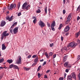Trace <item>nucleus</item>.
I'll use <instances>...</instances> for the list:
<instances>
[{"mask_svg":"<svg viewBox=\"0 0 80 80\" xmlns=\"http://www.w3.org/2000/svg\"><path fill=\"white\" fill-rule=\"evenodd\" d=\"M14 65L13 64H11L9 66V68H13V67H14Z\"/></svg>","mask_w":80,"mask_h":80,"instance_id":"nucleus-28","label":"nucleus"},{"mask_svg":"<svg viewBox=\"0 0 80 80\" xmlns=\"http://www.w3.org/2000/svg\"><path fill=\"white\" fill-rule=\"evenodd\" d=\"M44 78H48V77H47V75H44Z\"/></svg>","mask_w":80,"mask_h":80,"instance_id":"nucleus-53","label":"nucleus"},{"mask_svg":"<svg viewBox=\"0 0 80 80\" xmlns=\"http://www.w3.org/2000/svg\"><path fill=\"white\" fill-rule=\"evenodd\" d=\"M14 68H15V69H18V66L17 65H14Z\"/></svg>","mask_w":80,"mask_h":80,"instance_id":"nucleus-23","label":"nucleus"},{"mask_svg":"<svg viewBox=\"0 0 80 80\" xmlns=\"http://www.w3.org/2000/svg\"><path fill=\"white\" fill-rule=\"evenodd\" d=\"M70 21V20L69 19L66 21V24H68V22H69Z\"/></svg>","mask_w":80,"mask_h":80,"instance_id":"nucleus-32","label":"nucleus"},{"mask_svg":"<svg viewBox=\"0 0 80 80\" xmlns=\"http://www.w3.org/2000/svg\"><path fill=\"white\" fill-rule=\"evenodd\" d=\"M38 78H40L41 77V76H42V75L40 74V73H38Z\"/></svg>","mask_w":80,"mask_h":80,"instance_id":"nucleus-30","label":"nucleus"},{"mask_svg":"<svg viewBox=\"0 0 80 80\" xmlns=\"http://www.w3.org/2000/svg\"><path fill=\"white\" fill-rule=\"evenodd\" d=\"M3 62H4V59H3V58L0 59V63Z\"/></svg>","mask_w":80,"mask_h":80,"instance_id":"nucleus-24","label":"nucleus"},{"mask_svg":"<svg viewBox=\"0 0 80 80\" xmlns=\"http://www.w3.org/2000/svg\"><path fill=\"white\" fill-rule=\"evenodd\" d=\"M66 75H67V74H66V73H64V77H66Z\"/></svg>","mask_w":80,"mask_h":80,"instance_id":"nucleus-63","label":"nucleus"},{"mask_svg":"<svg viewBox=\"0 0 80 80\" xmlns=\"http://www.w3.org/2000/svg\"><path fill=\"white\" fill-rule=\"evenodd\" d=\"M66 0H63V2L64 3V4H65V1Z\"/></svg>","mask_w":80,"mask_h":80,"instance_id":"nucleus-58","label":"nucleus"},{"mask_svg":"<svg viewBox=\"0 0 80 80\" xmlns=\"http://www.w3.org/2000/svg\"><path fill=\"white\" fill-rule=\"evenodd\" d=\"M38 58H37L34 59V62L35 63H37V62H38Z\"/></svg>","mask_w":80,"mask_h":80,"instance_id":"nucleus-22","label":"nucleus"},{"mask_svg":"<svg viewBox=\"0 0 80 80\" xmlns=\"http://www.w3.org/2000/svg\"><path fill=\"white\" fill-rule=\"evenodd\" d=\"M15 7H16V4H12L10 6V8H9L8 9L9 10H12L13 8H15Z\"/></svg>","mask_w":80,"mask_h":80,"instance_id":"nucleus-2","label":"nucleus"},{"mask_svg":"<svg viewBox=\"0 0 80 80\" xmlns=\"http://www.w3.org/2000/svg\"><path fill=\"white\" fill-rule=\"evenodd\" d=\"M55 21H54L52 23L51 25L52 29L53 31H55V28H54V27H55Z\"/></svg>","mask_w":80,"mask_h":80,"instance_id":"nucleus-4","label":"nucleus"},{"mask_svg":"<svg viewBox=\"0 0 80 80\" xmlns=\"http://www.w3.org/2000/svg\"><path fill=\"white\" fill-rule=\"evenodd\" d=\"M63 50H67V48L66 47H64L63 48Z\"/></svg>","mask_w":80,"mask_h":80,"instance_id":"nucleus-42","label":"nucleus"},{"mask_svg":"<svg viewBox=\"0 0 80 80\" xmlns=\"http://www.w3.org/2000/svg\"><path fill=\"white\" fill-rule=\"evenodd\" d=\"M68 67H69V68H71V67H72V65H71L70 64H69L68 65Z\"/></svg>","mask_w":80,"mask_h":80,"instance_id":"nucleus-51","label":"nucleus"},{"mask_svg":"<svg viewBox=\"0 0 80 80\" xmlns=\"http://www.w3.org/2000/svg\"><path fill=\"white\" fill-rule=\"evenodd\" d=\"M59 80H63V78H59Z\"/></svg>","mask_w":80,"mask_h":80,"instance_id":"nucleus-54","label":"nucleus"},{"mask_svg":"<svg viewBox=\"0 0 80 80\" xmlns=\"http://www.w3.org/2000/svg\"><path fill=\"white\" fill-rule=\"evenodd\" d=\"M78 77L79 78V80H80V73H79L78 75Z\"/></svg>","mask_w":80,"mask_h":80,"instance_id":"nucleus-47","label":"nucleus"},{"mask_svg":"<svg viewBox=\"0 0 80 80\" xmlns=\"http://www.w3.org/2000/svg\"><path fill=\"white\" fill-rule=\"evenodd\" d=\"M69 30V26H67L64 29V31L65 32H67Z\"/></svg>","mask_w":80,"mask_h":80,"instance_id":"nucleus-10","label":"nucleus"},{"mask_svg":"<svg viewBox=\"0 0 80 80\" xmlns=\"http://www.w3.org/2000/svg\"><path fill=\"white\" fill-rule=\"evenodd\" d=\"M5 24H6V22L4 21H2L1 22V27H3Z\"/></svg>","mask_w":80,"mask_h":80,"instance_id":"nucleus-12","label":"nucleus"},{"mask_svg":"<svg viewBox=\"0 0 80 80\" xmlns=\"http://www.w3.org/2000/svg\"><path fill=\"white\" fill-rule=\"evenodd\" d=\"M48 27H50V24L49 23H48Z\"/></svg>","mask_w":80,"mask_h":80,"instance_id":"nucleus-57","label":"nucleus"},{"mask_svg":"<svg viewBox=\"0 0 80 80\" xmlns=\"http://www.w3.org/2000/svg\"><path fill=\"white\" fill-rule=\"evenodd\" d=\"M56 57V54H54L52 57V58H55Z\"/></svg>","mask_w":80,"mask_h":80,"instance_id":"nucleus-41","label":"nucleus"},{"mask_svg":"<svg viewBox=\"0 0 80 80\" xmlns=\"http://www.w3.org/2000/svg\"><path fill=\"white\" fill-rule=\"evenodd\" d=\"M40 10L39 9H38V10L36 12V13H40Z\"/></svg>","mask_w":80,"mask_h":80,"instance_id":"nucleus-36","label":"nucleus"},{"mask_svg":"<svg viewBox=\"0 0 80 80\" xmlns=\"http://www.w3.org/2000/svg\"><path fill=\"white\" fill-rule=\"evenodd\" d=\"M43 60H44L43 59H42L40 60V62H43Z\"/></svg>","mask_w":80,"mask_h":80,"instance_id":"nucleus-61","label":"nucleus"},{"mask_svg":"<svg viewBox=\"0 0 80 80\" xmlns=\"http://www.w3.org/2000/svg\"><path fill=\"white\" fill-rule=\"evenodd\" d=\"M0 69H3V67H0Z\"/></svg>","mask_w":80,"mask_h":80,"instance_id":"nucleus-64","label":"nucleus"},{"mask_svg":"<svg viewBox=\"0 0 80 80\" xmlns=\"http://www.w3.org/2000/svg\"><path fill=\"white\" fill-rule=\"evenodd\" d=\"M49 56L50 57H51V56H52V55H53V53H52V52H51L49 53Z\"/></svg>","mask_w":80,"mask_h":80,"instance_id":"nucleus-33","label":"nucleus"},{"mask_svg":"<svg viewBox=\"0 0 80 80\" xmlns=\"http://www.w3.org/2000/svg\"><path fill=\"white\" fill-rule=\"evenodd\" d=\"M66 72H67V73H68V69H66L65 70Z\"/></svg>","mask_w":80,"mask_h":80,"instance_id":"nucleus-50","label":"nucleus"},{"mask_svg":"<svg viewBox=\"0 0 80 80\" xmlns=\"http://www.w3.org/2000/svg\"><path fill=\"white\" fill-rule=\"evenodd\" d=\"M72 76L70 75L68 77L67 79L68 80H72Z\"/></svg>","mask_w":80,"mask_h":80,"instance_id":"nucleus-18","label":"nucleus"},{"mask_svg":"<svg viewBox=\"0 0 80 80\" xmlns=\"http://www.w3.org/2000/svg\"><path fill=\"white\" fill-rule=\"evenodd\" d=\"M53 43H52V44H50V47H53Z\"/></svg>","mask_w":80,"mask_h":80,"instance_id":"nucleus-38","label":"nucleus"},{"mask_svg":"<svg viewBox=\"0 0 80 80\" xmlns=\"http://www.w3.org/2000/svg\"><path fill=\"white\" fill-rule=\"evenodd\" d=\"M77 45V43H75L74 42H70L68 45V48L71 47V48H75V47Z\"/></svg>","mask_w":80,"mask_h":80,"instance_id":"nucleus-1","label":"nucleus"},{"mask_svg":"<svg viewBox=\"0 0 80 80\" xmlns=\"http://www.w3.org/2000/svg\"><path fill=\"white\" fill-rule=\"evenodd\" d=\"M18 27H16L13 30V32L14 33H15V34H16V33H17V32L18 31Z\"/></svg>","mask_w":80,"mask_h":80,"instance_id":"nucleus-9","label":"nucleus"},{"mask_svg":"<svg viewBox=\"0 0 80 80\" xmlns=\"http://www.w3.org/2000/svg\"><path fill=\"white\" fill-rule=\"evenodd\" d=\"M2 50H5L6 49V46L5 45V44H2Z\"/></svg>","mask_w":80,"mask_h":80,"instance_id":"nucleus-16","label":"nucleus"},{"mask_svg":"<svg viewBox=\"0 0 80 80\" xmlns=\"http://www.w3.org/2000/svg\"><path fill=\"white\" fill-rule=\"evenodd\" d=\"M2 68H3V69L5 68V69H7V68H8L5 67V65L4 66V67H2Z\"/></svg>","mask_w":80,"mask_h":80,"instance_id":"nucleus-46","label":"nucleus"},{"mask_svg":"<svg viewBox=\"0 0 80 80\" xmlns=\"http://www.w3.org/2000/svg\"><path fill=\"white\" fill-rule=\"evenodd\" d=\"M32 18L33 19H36V17H35V16H33V17H32Z\"/></svg>","mask_w":80,"mask_h":80,"instance_id":"nucleus-56","label":"nucleus"},{"mask_svg":"<svg viewBox=\"0 0 80 80\" xmlns=\"http://www.w3.org/2000/svg\"><path fill=\"white\" fill-rule=\"evenodd\" d=\"M6 20H9V22L12 21L13 19V16H11L10 18V16H8L6 17Z\"/></svg>","mask_w":80,"mask_h":80,"instance_id":"nucleus-7","label":"nucleus"},{"mask_svg":"<svg viewBox=\"0 0 80 80\" xmlns=\"http://www.w3.org/2000/svg\"><path fill=\"white\" fill-rule=\"evenodd\" d=\"M24 69V70H26V71H28L30 69V68H27V67H25L23 68Z\"/></svg>","mask_w":80,"mask_h":80,"instance_id":"nucleus-17","label":"nucleus"},{"mask_svg":"<svg viewBox=\"0 0 80 80\" xmlns=\"http://www.w3.org/2000/svg\"><path fill=\"white\" fill-rule=\"evenodd\" d=\"M61 39L62 41H63V37H61Z\"/></svg>","mask_w":80,"mask_h":80,"instance_id":"nucleus-52","label":"nucleus"},{"mask_svg":"<svg viewBox=\"0 0 80 80\" xmlns=\"http://www.w3.org/2000/svg\"><path fill=\"white\" fill-rule=\"evenodd\" d=\"M71 75L72 78H74V79H75V80L76 79V74L75 73V72H72L71 73Z\"/></svg>","mask_w":80,"mask_h":80,"instance_id":"nucleus-6","label":"nucleus"},{"mask_svg":"<svg viewBox=\"0 0 80 80\" xmlns=\"http://www.w3.org/2000/svg\"><path fill=\"white\" fill-rule=\"evenodd\" d=\"M66 36H67V35H68V33L67 32L66 33Z\"/></svg>","mask_w":80,"mask_h":80,"instance_id":"nucleus-60","label":"nucleus"},{"mask_svg":"<svg viewBox=\"0 0 80 80\" xmlns=\"http://www.w3.org/2000/svg\"><path fill=\"white\" fill-rule=\"evenodd\" d=\"M20 15H21V12H19L18 13V16H20Z\"/></svg>","mask_w":80,"mask_h":80,"instance_id":"nucleus-55","label":"nucleus"},{"mask_svg":"<svg viewBox=\"0 0 80 80\" xmlns=\"http://www.w3.org/2000/svg\"><path fill=\"white\" fill-rule=\"evenodd\" d=\"M42 67V66H39V67H38L37 70V71L38 72L40 70V68Z\"/></svg>","mask_w":80,"mask_h":80,"instance_id":"nucleus-29","label":"nucleus"},{"mask_svg":"<svg viewBox=\"0 0 80 80\" xmlns=\"http://www.w3.org/2000/svg\"><path fill=\"white\" fill-rule=\"evenodd\" d=\"M30 5H28L26 7L25 9H26V10H28L30 9Z\"/></svg>","mask_w":80,"mask_h":80,"instance_id":"nucleus-13","label":"nucleus"},{"mask_svg":"<svg viewBox=\"0 0 80 80\" xmlns=\"http://www.w3.org/2000/svg\"><path fill=\"white\" fill-rule=\"evenodd\" d=\"M77 11H80V6L77 9Z\"/></svg>","mask_w":80,"mask_h":80,"instance_id":"nucleus-37","label":"nucleus"},{"mask_svg":"<svg viewBox=\"0 0 80 80\" xmlns=\"http://www.w3.org/2000/svg\"><path fill=\"white\" fill-rule=\"evenodd\" d=\"M66 12V11H65V10H63V14H65V13Z\"/></svg>","mask_w":80,"mask_h":80,"instance_id":"nucleus-44","label":"nucleus"},{"mask_svg":"<svg viewBox=\"0 0 80 80\" xmlns=\"http://www.w3.org/2000/svg\"><path fill=\"white\" fill-rule=\"evenodd\" d=\"M18 9H19L20 7V2H18Z\"/></svg>","mask_w":80,"mask_h":80,"instance_id":"nucleus-27","label":"nucleus"},{"mask_svg":"<svg viewBox=\"0 0 80 80\" xmlns=\"http://www.w3.org/2000/svg\"><path fill=\"white\" fill-rule=\"evenodd\" d=\"M62 27H63V25L62 24H61L60 25L59 27L58 28V29H59V30H60V29L62 28Z\"/></svg>","mask_w":80,"mask_h":80,"instance_id":"nucleus-26","label":"nucleus"},{"mask_svg":"<svg viewBox=\"0 0 80 80\" xmlns=\"http://www.w3.org/2000/svg\"><path fill=\"white\" fill-rule=\"evenodd\" d=\"M77 19L78 20L80 19V17H79V16H78Z\"/></svg>","mask_w":80,"mask_h":80,"instance_id":"nucleus-59","label":"nucleus"},{"mask_svg":"<svg viewBox=\"0 0 80 80\" xmlns=\"http://www.w3.org/2000/svg\"><path fill=\"white\" fill-rule=\"evenodd\" d=\"M13 28H12V26H11V28H10V32L11 33H13Z\"/></svg>","mask_w":80,"mask_h":80,"instance_id":"nucleus-25","label":"nucleus"},{"mask_svg":"<svg viewBox=\"0 0 80 80\" xmlns=\"http://www.w3.org/2000/svg\"><path fill=\"white\" fill-rule=\"evenodd\" d=\"M7 62H8L9 63H12L13 62V60L12 59H8L7 60Z\"/></svg>","mask_w":80,"mask_h":80,"instance_id":"nucleus-15","label":"nucleus"},{"mask_svg":"<svg viewBox=\"0 0 80 80\" xmlns=\"http://www.w3.org/2000/svg\"><path fill=\"white\" fill-rule=\"evenodd\" d=\"M39 25L42 28L43 27H44L45 25V23H44L42 21H39Z\"/></svg>","mask_w":80,"mask_h":80,"instance_id":"nucleus-3","label":"nucleus"},{"mask_svg":"<svg viewBox=\"0 0 80 80\" xmlns=\"http://www.w3.org/2000/svg\"><path fill=\"white\" fill-rule=\"evenodd\" d=\"M44 11H45V13H46V14H47V8H45Z\"/></svg>","mask_w":80,"mask_h":80,"instance_id":"nucleus-31","label":"nucleus"},{"mask_svg":"<svg viewBox=\"0 0 80 80\" xmlns=\"http://www.w3.org/2000/svg\"><path fill=\"white\" fill-rule=\"evenodd\" d=\"M27 2L24 3L22 5V9L23 10L25 9V8H26V6H27Z\"/></svg>","mask_w":80,"mask_h":80,"instance_id":"nucleus-11","label":"nucleus"},{"mask_svg":"<svg viewBox=\"0 0 80 80\" xmlns=\"http://www.w3.org/2000/svg\"><path fill=\"white\" fill-rule=\"evenodd\" d=\"M68 63H69V62H66L64 63V66L66 67H67V65H68Z\"/></svg>","mask_w":80,"mask_h":80,"instance_id":"nucleus-19","label":"nucleus"},{"mask_svg":"<svg viewBox=\"0 0 80 80\" xmlns=\"http://www.w3.org/2000/svg\"><path fill=\"white\" fill-rule=\"evenodd\" d=\"M78 43H80V40H78Z\"/></svg>","mask_w":80,"mask_h":80,"instance_id":"nucleus-62","label":"nucleus"},{"mask_svg":"<svg viewBox=\"0 0 80 80\" xmlns=\"http://www.w3.org/2000/svg\"><path fill=\"white\" fill-rule=\"evenodd\" d=\"M22 63V58L20 57L16 61V63L18 64H20Z\"/></svg>","mask_w":80,"mask_h":80,"instance_id":"nucleus-5","label":"nucleus"},{"mask_svg":"<svg viewBox=\"0 0 80 80\" xmlns=\"http://www.w3.org/2000/svg\"><path fill=\"white\" fill-rule=\"evenodd\" d=\"M45 55L47 58H50V56H48V53H47V52H46L45 53Z\"/></svg>","mask_w":80,"mask_h":80,"instance_id":"nucleus-20","label":"nucleus"},{"mask_svg":"<svg viewBox=\"0 0 80 80\" xmlns=\"http://www.w3.org/2000/svg\"><path fill=\"white\" fill-rule=\"evenodd\" d=\"M46 63H47V62L45 61L42 65V66H44V65H46Z\"/></svg>","mask_w":80,"mask_h":80,"instance_id":"nucleus-43","label":"nucleus"},{"mask_svg":"<svg viewBox=\"0 0 80 80\" xmlns=\"http://www.w3.org/2000/svg\"><path fill=\"white\" fill-rule=\"evenodd\" d=\"M50 70H48L46 72V73H49V72H50Z\"/></svg>","mask_w":80,"mask_h":80,"instance_id":"nucleus-48","label":"nucleus"},{"mask_svg":"<svg viewBox=\"0 0 80 80\" xmlns=\"http://www.w3.org/2000/svg\"><path fill=\"white\" fill-rule=\"evenodd\" d=\"M36 22H37V19H35L33 20V22L34 23V24H35V23H36Z\"/></svg>","mask_w":80,"mask_h":80,"instance_id":"nucleus-35","label":"nucleus"},{"mask_svg":"<svg viewBox=\"0 0 80 80\" xmlns=\"http://www.w3.org/2000/svg\"><path fill=\"white\" fill-rule=\"evenodd\" d=\"M77 60H80V56H78V58H77Z\"/></svg>","mask_w":80,"mask_h":80,"instance_id":"nucleus-39","label":"nucleus"},{"mask_svg":"<svg viewBox=\"0 0 80 80\" xmlns=\"http://www.w3.org/2000/svg\"><path fill=\"white\" fill-rule=\"evenodd\" d=\"M71 17H72V14H70L67 18V20H69L71 18Z\"/></svg>","mask_w":80,"mask_h":80,"instance_id":"nucleus-21","label":"nucleus"},{"mask_svg":"<svg viewBox=\"0 0 80 80\" xmlns=\"http://www.w3.org/2000/svg\"><path fill=\"white\" fill-rule=\"evenodd\" d=\"M80 34V31H79L78 32L76 33L75 37H76V38H77V37H78Z\"/></svg>","mask_w":80,"mask_h":80,"instance_id":"nucleus-14","label":"nucleus"},{"mask_svg":"<svg viewBox=\"0 0 80 80\" xmlns=\"http://www.w3.org/2000/svg\"><path fill=\"white\" fill-rule=\"evenodd\" d=\"M7 33V31H5L4 32H3L2 34V36L3 37H6L9 35V33Z\"/></svg>","mask_w":80,"mask_h":80,"instance_id":"nucleus-8","label":"nucleus"},{"mask_svg":"<svg viewBox=\"0 0 80 80\" xmlns=\"http://www.w3.org/2000/svg\"><path fill=\"white\" fill-rule=\"evenodd\" d=\"M31 57H32V55H29L28 56V58H31Z\"/></svg>","mask_w":80,"mask_h":80,"instance_id":"nucleus-45","label":"nucleus"},{"mask_svg":"<svg viewBox=\"0 0 80 80\" xmlns=\"http://www.w3.org/2000/svg\"><path fill=\"white\" fill-rule=\"evenodd\" d=\"M37 57V55H35L32 56V58H36Z\"/></svg>","mask_w":80,"mask_h":80,"instance_id":"nucleus-40","label":"nucleus"},{"mask_svg":"<svg viewBox=\"0 0 80 80\" xmlns=\"http://www.w3.org/2000/svg\"><path fill=\"white\" fill-rule=\"evenodd\" d=\"M37 63L36 62H35L32 65V66H35V65H36V64H37Z\"/></svg>","mask_w":80,"mask_h":80,"instance_id":"nucleus-49","label":"nucleus"},{"mask_svg":"<svg viewBox=\"0 0 80 80\" xmlns=\"http://www.w3.org/2000/svg\"><path fill=\"white\" fill-rule=\"evenodd\" d=\"M17 22H16L14 23L12 25V27H14V26H15V25H17Z\"/></svg>","mask_w":80,"mask_h":80,"instance_id":"nucleus-34","label":"nucleus"}]
</instances>
